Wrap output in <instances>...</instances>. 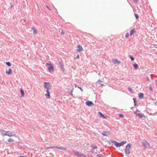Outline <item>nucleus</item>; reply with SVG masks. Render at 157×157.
Returning <instances> with one entry per match:
<instances>
[{
	"mask_svg": "<svg viewBox=\"0 0 157 157\" xmlns=\"http://www.w3.org/2000/svg\"><path fill=\"white\" fill-rule=\"evenodd\" d=\"M6 136H7L9 137H12L15 136V134L10 131H7Z\"/></svg>",
	"mask_w": 157,
	"mask_h": 157,
	"instance_id": "obj_9",
	"label": "nucleus"
},
{
	"mask_svg": "<svg viewBox=\"0 0 157 157\" xmlns=\"http://www.w3.org/2000/svg\"><path fill=\"white\" fill-rule=\"evenodd\" d=\"M97 156L98 157H102L101 156H102V155H97Z\"/></svg>",
	"mask_w": 157,
	"mask_h": 157,
	"instance_id": "obj_35",
	"label": "nucleus"
},
{
	"mask_svg": "<svg viewBox=\"0 0 157 157\" xmlns=\"http://www.w3.org/2000/svg\"><path fill=\"white\" fill-rule=\"evenodd\" d=\"M133 2L135 3H137L138 2L137 0H132Z\"/></svg>",
	"mask_w": 157,
	"mask_h": 157,
	"instance_id": "obj_31",
	"label": "nucleus"
},
{
	"mask_svg": "<svg viewBox=\"0 0 157 157\" xmlns=\"http://www.w3.org/2000/svg\"><path fill=\"white\" fill-rule=\"evenodd\" d=\"M6 73L8 75H11L12 73V71L11 69L9 68L8 70H6Z\"/></svg>",
	"mask_w": 157,
	"mask_h": 157,
	"instance_id": "obj_12",
	"label": "nucleus"
},
{
	"mask_svg": "<svg viewBox=\"0 0 157 157\" xmlns=\"http://www.w3.org/2000/svg\"><path fill=\"white\" fill-rule=\"evenodd\" d=\"M83 48L82 46L80 44H78L76 47V51L78 52H80L83 51Z\"/></svg>",
	"mask_w": 157,
	"mask_h": 157,
	"instance_id": "obj_4",
	"label": "nucleus"
},
{
	"mask_svg": "<svg viewBox=\"0 0 157 157\" xmlns=\"http://www.w3.org/2000/svg\"><path fill=\"white\" fill-rule=\"evenodd\" d=\"M57 148L59 149H62V150H64V151L66 150V148H63L62 147H55V146H54V147L51 146V147H47L46 148V149H47L48 148Z\"/></svg>",
	"mask_w": 157,
	"mask_h": 157,
	"instance_id": "obj_5",
	"label": "nucleus"
},
{
	"mask_svg": "<svg viewBox=\"0 0 157 157\" xmlns=\"http://www.w3.org/2000/svg\"><path fill=\"white\" fill-rule=\"evenodd\" d=\"M64 33H65V32L63 30H62L61 33V34L62 35H63L64 34Z\"/></svg>",
	"mask_w": 157,
	"mask_h": 157,
	"instance_id": "obj_32",
	"label": "nucleus"
},
{
	"mask_svg": "<svg viewBox=\"0 0 157 157\" xmlns=\"http://www.w3.org/2000/svg\"><path fill=\"white\" fill-rule=\"evenodd\" d=\"M46 7H47L48 9H49V10H51L48 7V6H46Z\"/></svg>",
	"mask_w": 157,
	"mask_h": 157,
	"instance_id": "obj_37",
	"label": "nucleus"
},
{
	"mask_svg": "<svg viewBox=\"0 0 157 157\" xmlns=\"http://www.w3.org/2000/svg\"><path fill=\"white\" fill-rule=\"evenodd\" d=\"M8 142H11L14 141V140L12 138H9L7 140Z\"/></svg>",
	"mask_w": 157,
	"mask_h": 157,
	"instance_id": "obj_20",
	"label": "nucleus"
},
{
	"mask_svg": "<svg viewBox=\"0 0 157 157\" xmlns=\"http://www.w3.org/2000/svg\"><path fill=\"white\" fill-rule=\"evenodd\" d=\"M139 97L140 99L143 98L144 97L143 94L142 93L139 94Z\"/></svg>",
	"mask_w": 157,
	"mask_h": 157,
	"instance_id": "obj_17",
	"label": "nucleus"
},
{
	"mask_svg": "<svg viewBox=\"0 0 157 157\" xmlns=\"http://www.w3.org/2000/svg\"><path fill=\"white\" fill-rule=\"evenodd\" d=\"M143 145L146 148L150 147L149 144L146 140H145L142 142Z\"/></svg>",
	"mask_w": 157,
	"mask_h": 157,
	"instance_id": "obj_7",
	"label": "nucleus"
},
{
	"mask_svg": "<svg viewBox=\"0 0 157 157\" xmlns=\"http://www.w3.org/2000/svg\"><path fill=\"white\" fill-rule=\"evenodd\" d=\"M73 152L74 153L75 155H77L78 156L79 153L78 151H74Z\"/></svg>",
	"mask_w": 157,
	"mask_h": 157,
	"instance_id": "obj_21",
	"label": "nucleus"
},
{
	"mask_svg": "<svg viewBox=\"0 0 157 157\" xmlns=\"http://www.w3.org/2000/svg\"><path fill=\"white\" fill-rule=\"evenodd\" d=\"M119 116L121 117H122V118H123L124 117V116L123 114H119Z\"/></svg>",
	"mask_w": 157,
	"mask_h": 157,
	"instance_id": "obj_30",
	"label": "nucleus"
},
{
	"mask_svg": "<svg viewBox=\"0 0 157 157\" xmlns=\"http://www.w3.org/2000/svg\"><path fill=\"white\" fill-rule=\"evenodd\" d=\"M131 148V145L130 144H128L126 146L125 152L126 154H128L130 152V149Z\"/></svg>",
	"mask_w": 157,
	"mask_h": 157,
	"instance_id": "obj_3",
	"label": "nucleus"
},
{
	"mask_svg": "<svg viewBox=\"0 0 157 157\" xmlns=\"http://www.w3.org/2000/svg\"><path fill=\"white\" fill-rule=\"evenodd\" d=\"M47 94H45V96H46V97L47 98H50V93L49 91H48V90H47Z\"/></svg>",
	"mask_w": 157,
	"mask_h": 157,
	"instance_id": "obj_14",
	"label": "nucleus"
},
{
	"mask_svg": "<svg viewBox=\"0 0 157 157\" xmlns=\"http://www.w3.org/2000/svg\"><path fill=\"white\" fill-rule=\"evenodd\" d=\"M20 90L21 93V96L23 97H24L25 94L23 90L22 89H21Z\"/></svg>",
	"mask_w": 157,
	"mask_h": 157,
	"instance_id": "obj_18",
	"label": "nucleus"
},
{
	"mask_svg": "<svg viewBox=\"0 0 157 157\" xmlns=\"http://www.w3.org/2000/svg\"><path fill=\"white\" fill-rule=\"evenodd\" d=\"M91 147H92L94 148H96V149H97V146L95 145H92L91 146Z\"/></svg>",
	"mask_w": 157,
	"mask_h": 157,
	"instance_id": "obj_24",
	"label": "nucleus"
},
{
	"mask_svg": "<svg viewBox=\"0 0 157 157\" xmlns=\"http://www.w3.org/2000/svg\"><path fill=\"white\" fill-rule=\"evenodd\" d=\"M128 90H129V91H130V92H131V93H132L133 92H132V89L130 87H128Z\"/></svg>",
	"mask_w": 157,
	"mask_h": 157,
	"instance_id": "obj_25",
	"label": "nucleus"
},
{
	"mask_svg": "<svg viewBox=\"0 0 157 157\" xmlns=\"http://www.w3.org/2000/svg\"><path fill=\"white\" fill-rule=\"evenodd\" d=\"M135 16L136 17V19H137L138 18V14H137L136 13L134 14Z\"/></svg>",
	"mask_w": 157,
	"mask_h": 157,
	"instance_id": "obj_27",
	"label": "nucleus"
},
{
	"mask_svg": "<svg viewBox=\"0 0 157 157\" xmlns=\"http://www.w3.org/2000/svg\"><path fill=\"white\" fill-rule=\"evenodd\" d=\"M79 89H80V90H81L82 91V89L81 88H79Z\"/></svg>",
	"mask_w": 157,
	"mask_h": 157,
	"instance_id": "obj_41",
	"label": "nucleus"
},
{
	"mask_svg": "<svg viewBox=\"0 0 157 157\" xmlns=\"http://www.w3.org/2000/svg\"><path fill=\"white\" fill-rule=\"evenodd\" d=\"M32 30L33 31V34L34 35H36L37 33V30L35 29H34L33 28H32Z\"/></svg>",
	"mask_w": 157,
	"mask_h": 157,
	"instance_id": "obj_16",
	"label": "nucleus"
},
{
	"mask_svg": "<svg viewBox=\"0 0 157 157\" xmlns=\"http://www.w3.org/2000/svg\"><path fill=\"white\" fill-rule=\"evenodd\" d=\"M86 103L89 106H92L94 105V104L92 101H86Z\"/></svg>",
	"mask_w": 157,
	"mask_h": 157,
	"instance_id": "obj_11",
	"label": "nucleus"
},
{
	"mask_svg": "<svg viewBox=\"0 0 157 157\" xmlns=\"http://www.w3.org/2000/svg\"><path fill=\"white\" fill-rule=\"evenodd\" d=\"M98 114L99 115V117L100 118H102L104 119H105L107 118L106 117H105L104 115L101 112H98Z\"/></svg>",
	"mask_w": 157,
	"mask_h": 157,
	"instance_id": "obj_10",
	"label": "nucleus"
},
{
	"mask_svg": "<svg viewBox=\"0 0 157 157\" xmlns=\"http://www.w3.org/2000/svg\"><path fill=\"white\" fill-rule=\"evenodd\" d=\"M133 65H134V68L135 69H136L138 67V65L137 64H133Z\"/></svg>",
	"mask_w": 157,
	"mask_h": 157,
	"instance_id": "obj_22",
	"label": "nucleus"
},
{
	"mask_svg": "<svg viewBox=\"0 0 157 157\" xmlns=\"http://www.w3.org/2000/svg\"><path fill=\"white\" fill-rule=\"evenodd\" d=\"M135 32V29H132L130 30V35L131 36H132V35Z\"/></svg>",
	"mask_w": 157,
	"mask_h": 157,
	"instance_id": "obj_19",
	"label": "nucleus"
},
{
	"mask_svg": "<svg viewBox=\"0 0 157 157\" xmlns=\"http://www.w3.org/2000/svg\"><path fill=\"white\" fill-rule=\"evenodd\" d=\"M0 131L2 135L5 136L6 135L7 131H5L4 129L1 130Z\"/></svg>",
	"mask_w": 157,
	"mask_h": 157,
	"instance_id": "obj_13",
	"label": "nucleus"
},
{
	"mask_svg": "<svg viewBox=\"0 0 157 157\" xmlns=\"http://www.w3.org/2000/svg\"><path fill=\"white\" fill-rule=\"evenodd\" d=\"M82 157H86V155H83V156Z\"/></svg>",
	"mask_w": 157,
	"mask_h": 157,
	"instance_id": "obj_39",
	"label": "nucleus"
},
{
	"mask_svg": "<svg viewBox=\"0 0 157 157\" xmlns=\"http://www.w3.org/2000/svg\"><path fill=\"white\" fill-rule=\"evenodd\" d=\"M133 99L134 101V103H135V102H136L135 100V99L134 98H133Z\"/></svg>",
	"mask_w": 157,
	"mask_h": 157,
	"instance_id": "obj_38",
	"label": "nucleus"
},
{
	"mask_svg": "<svg viewBox=\"0 0 157 157\" xmlns=\"http://www.w3.org/2000/svg\"><path fill=\"white\" fill-rule=\"evenodd\" d=\"M61 68H62V69L63 70V71L64 70V68L63 66H61Z\"/></svg>",
	"mask_w": 157,
	"mask_h": 157,
	"instance_id": "obj_34",
	"label": "nucleus"
},
{
	"mask_svg": "<svg viewBox=\"0 0 157 157\" xmlns=\"http://www.w3.org/2000/svg\"><path fill=\"white\" fill-rule=\"evenodd\" d=\"M149 88H150V90H151V91H152V88L151 86H150Z\"/></svg>",
	"mask_w": 157,
	"mask_h": 157,
	"instance_id": "obj_33",
	"label": "nucleus"
},
{
	"mask_svg": "<svg viewBox=\"0 0 157 157\" xmlns=\"http://www.w3.org/2000/svg\"><path fill=\"white\" fill-rule=\"evenodd\" d=\"M94 151H91V152L92 153H93V152H94Z\"/></svg>",
	"mask_w": 157,
	"mask_h": 157,
	"instance_id": "obj_40",
	"label": "nucleus"
},
{
	"mask_svg": "<svg viewBox=\"0 0 157 157\" xmlns=\"http://www.w3.org/2000/svg\"><path fill=\"white\" fill-rule=\"evenodd\" d=\"M130 59H131V60L132 61H133L134 60V58L132 57V56L131 55L130 56Z\"/></svg>",
	"mask_w": 157,
	"mask_h": 157,
	"instance_id": "obj_26",
	"label": "nucleus"
},
{
	"mask_svg": "<svg viewBox=\"0 0 157 157\" xmlns=\"http://www.w3.org/2000/svg\"><path fill=\"white\" fill-rule=\"evenodd\" d=\"M43 84L45 88L47 90H48L50 86V83L49 82H44Z\"/></svg>",
	"mask_w": 157,
	"mask_h": 157,
	"instance_id": "obj_6",
	"label": "nucleus"
},
{
	"mask_svg": "<svg viewBox=\"0 0 157 157\" xmlns=\"http://www.w3.org/2000/svg\"><path fill=\"white\" fill-rule=\"evenodd\" d=\"M126 141H123L121 143H119L115 141H114L113 140H111L109 142V145L111 147L113 145V144H114L117 147H120L124 145V144H126Z\"/></svg>",
	"mask_w": 157,
	"mask_h": 157,
	"instance_id": "obj_1",
	"label": "nucleus"
},
{
	"mask_svg": "<svg viewBox=\"0 0 157 157\" xmlns=\"http://www.w3.org/2000/svg\"><path fill=\"white\" fill-rule=\"evenodd\" d=\"M76 58H77V59L79 58V55L78 54V55L77 56V57H76Z\"/></svg>",
	"mask_w": 157,
	"mask_h": 157,
	"instance_id": "obj_36",
	"label": "nucleus"
},
{
	"mask_svg": "<svg viewBox=\"0 0 157 157\" xmlns=\"http://www.w3.org/2000/svg\"><path fill=\"white\" fill-rule=\"evenodd\" d=\"M136 116H138L140 118H142L144 117V116L142 114L139 113H136Z\"/></svg>",
	"mask_w": 157,
	"mask_h": 157,
	"instance_id": "obj_15",
	"label": "nucleus"
},
{
	"mask_svg": "<svg viewBox=\"0 0 157 157\" xmlns=\"http://www.w3.org/2000/svg\"><path fill=\"white\" fill-rule=\"evenodd\" d=\"M83 155V154L79 153L78 156H79V157H82Z\"/></svg>",
	"mask_w": 157,
	"mask_h": 157,
	"instance_id": "obj_28",
	"label": "nucleus"
},
{
	"mask_svg": "<svg viewBox=\"0 0 157 157\" xmlns=\"http://www.w3.org/2000/svg\"><path fill=\"white\" fill-rule=\"evenodd\" d=\"M6 64L8 66H10L11 65V63L10 62H6Z\"/></svg>",
	"mask_w": 157,
	"mask_h": 157,
	"instance_id": "obj_23",
	"label": "nucleus"
},
{
	"mask_svg": "<svg viewBox=\"0 0 157 157\" xmlns=\"http://www.w3.org/2000/svg\"><path fill=\"white\" fill-rule=\"evenodd\" d=\"M129 36V34L128 33H126V35H125V37L126 38H127Z\"/></svg>",
	"mask_w": 157,
	"mask_h": 157,
	"instance_id": "obj_29",
	"label": "nucleus"
},
{
	"mask_svg": "<svg viewBox=\"0 0 157 157\" xmlns=\"http://www.w3.org/2000/svg\"><path fill=\"white\" fill-rule=\"evenodd\" d=\"M46 67L48 66V69L49 71L51 73L52 72L54 71V67L52 64V63L50 62H48L46 64Z\"/></svg>",
	"mask_w": 157,
	"mask_h": 157,
	"instance_id": "obj_2",
	"label": "nucleus"
},
{
	"mask_svg": "<svg viewBox=\"0 0 157 157\" xmlns=\"http://www.w3.org/2000/svg\"><path fill=\"white\" fill-rule=\"evenodd\" d=\"M112 62L114 64H120L121 63V62L120 61H118L117 59H112Z\"/></svg>",
	"mask_w": 157,
	"mask_h": 157,
	"instance_id": "obj_8",
	"label": "nucleus"
}]
</instances>
